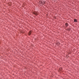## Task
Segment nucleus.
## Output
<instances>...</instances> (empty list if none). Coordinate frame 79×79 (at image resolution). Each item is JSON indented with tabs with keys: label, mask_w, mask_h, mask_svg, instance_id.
I'll return each instance as SVG.
<instances>
[{
	"label": "nucleus",
	"mask_w": 79,
	"mask_h": 79,
	"mask_svg": "<svg viewBox=\"0 0 79 79\" xmlns=\"http://www.w3.org/2000/svg\"><path fill=\"white\" fill-rule=\"evenodd\" d=\"M34 15H37V14H35V13H34Z\"/></svg>",
	"instance_id": "obj_4"
},
{
	"label": "nucleus",
	"mask_w": 79,
	"mask_h": 79,
	"mask_svg": "<svg viewBox=\"0 0 79 79\" xmlns=\"http://www.w3.org/2000/svg\"><path fill=\"white\" fill-rule=\"evenodd\" d=\"M74 22H75V23H77V19H74Z\"/></svg>",
	"instance_id": "obj_2"
},
{
	"label": "nucleus",
	"mask_w": 79,
	"mask_h": 79,
	"mask_svg": "<svg viewBox=\"0 0 79 79\" xmlns=\"http://www.w3.org/2000/svg\"><path fill=\"white\" fill-rule=\"evenodd\" d=\"M65 26L66 27H68V23H66L65 24Z\"/></svg>",
	"instance_id": "obj_1"
},
{
	"label": "nucleus",
	"mask_w": 79,
	"mask_h": 79,
	"mask_svg": "<svg viewBox=\"0 0 79 79\" xmlns=\"http://www.w3.org/2000/svg\"><path fill=\"white\" fill-rule=\"evenodd\" d=\"M31 31H30L28 33V35H31Z\"/></svg>",
	"instance_id": "obj_3"
}]
</instances>
